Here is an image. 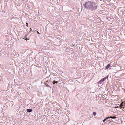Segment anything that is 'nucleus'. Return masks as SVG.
I'll return each mask as SVG.
<instances>
[{"label":"nucleus","mask_w":125,"mask_h":125,"mask_svg":"<svg viewBox=\"0 0 125 125\" xmlns=\"http://www.w3.org/2000/svg\"><path fill=\"white\" fill-rule=\"evenodd\" d=\"M27 34L25 36V38H26V37H27Z\"/></svg>","instance_id":"10"},{"label":"nucleus","mask_w":125,"mask_h":125,"mask_svg":"<svg viewBox=\"0 0 125 125\" xmlns=\"http://www.w3.org/2000/svg\"><path fill=\"white\" fill-rule=\"evenodd\" d=\"M46 86H49L48 85H46Z\"/></svg>","instance_id":"13"},{"label":"nucleus","mask_w":125,"mask_h":125,"mask_svg":"<svg viewBox=\"0 0 125 125\" xmlns=\"http://www.w3.org/2000/svg\"><path fill=\"white\" fill-rule=\"evenodd\" d=\"M36 31L37 32L38 34H39V33L37 31Z\"/></svg>","instance_id":"9"},{"label":"nucleus","mask_w":125,"mask_h":125,"mask_svg":"<svg viewBox=\"0 0 125 125\" xmlns=\"http://www.w3.org/2000/svg\"><path fill=\"white\" fill-rule=\"evenodd\" d=\"M30 29H31V31L32 30V29L31 28H30Z\"/></svg>","instance_id":"14"},{"label":"nucleus","mask_w":125,"mask_h":125,"mask_svg":"<svg viewBox=\"0 0 125 125\" xmlns=\"http://www.w3.org/2000/svg\"><path fill=\"white\" fill-rule=\"evenodd\" d=\"M32 110L31 109H28L27 110V112H31Z\"/></svg>","instance_id":"6"},{"label":"nucleus","mask_w":125,"mask_h":125,"mask_svg":"<svg viewBox=\"0 0 125 125\" xmlns=\"http://www.w3.org/2000/svg\"><path fill=\"white\" fill-rule=\"evenodd\" d=\"M93 114L94 116H95L96 115V113L95 112H93Z\"/></svg>","instance_id":"8"},{"label":"nucleus","mask_w":125,"mask_h":125,"mask_svg":"<svg viewBox=\"0 0 125 125\" xmlns=\"http://www.w3.org/2000/svg\"><path fill=\"white\" fill-rule=\"evenodd\" d=\"M58 82L57 81H53V82H52L51 84H52L53 85L55 84V83H57Z\"/></svg>","instance_id":"5"},{"label":"nucleus","mask_w":125,"mask_h":125,"mask_svg":"<svg viewBox=\"0 0 125 125\" xmlns=\"http://www.w3.org/2000/svg\"><path fill=\"white\" fill-rule=\"evenodd\" d=\"M85 8H86L91 10H93L96 9L97 8V4L94 2L88 1L85 3L83 5Z\"/></svg>","instance_id":"1"},{"label":"nucleus","mask_w":125,"mask_h":125,"mask_svg":"<svg viewBox=\"0 0 125 125\" xmlns=\"http://www.w3.org/2000/svg\"><path fill=\"white\" fill-rule=\"evenodd\" d=\"M110 66V64H108L106 66V67L105 68L106 69H108L109 67Z\"/></svg>","instance_id":"7"},{"label":"nucleus","mask_w":125,"mask_h":125,"mask_svg":"<svg viewBox=\"0 0 125 125\" xmlns=\"http://www.w3.org/2000/svg\"><path fill=\"white\" fill-rule=\"evenodd\" d=\"M125 105V102H122L120 105V108H124V106Z\"/></svg>","instance_id":"3"},{"label":"nucleus","mask_w":125,"mask_h":125,"mask_svg":"<svg viewBox=\"0 0 125 125\" xmlns=\"http://www.w3.org/2000/svg\"><path fill=\"white\" fill-rule=\"evenodd\" d=\"M108 75L107 76L105 77L100 80L99 81L98 83V86H99V85H100V86H102V85H103L104 81L106 79L108 78Z\"/></svg>","instance_id":"2"},{"label":"nucleus","mask_w":125,"mask_h":125,"mask_svg":"<svg viewBox=\"0 0 125 125\" xmlns=\"http://www.w3.org/2000/svg\"><path fill=\"white\" fill-rule=\"evenodd\" d=\"M26 26L28 27V23H26Z\"/></svg>","instance_id":"11"},{"label":"nucleus","mask_w":125,"mask_h":125,"mask_svg":"<svg viewBox=\"0 0 125 125\" xmlns=\"http://www.w3.org/2000/svg\"><path fill=\"white\" fill-rule=\"evenodd\" d=\"M116 118V117L115 116H113V117L110 116V117H107V118H106L104 119L103 120V122H104L106 120V119H108V118H112V119H115V118Z\"/></svg>","instance_id":"4"},{"label":"nucleus","mask_w":125,"mask_h":125,"mask_svg":"<svg viewBox=\"0 0 125 125\" xmlns=\"http://www.w3.org/2000/svg\"><path fill=\"white\" fill-rule=\"evenodd\" d=\"M25 39L26 40H29V39L28 38H26Z\"/></svg>","instance_id":"12"}]
</instances>
